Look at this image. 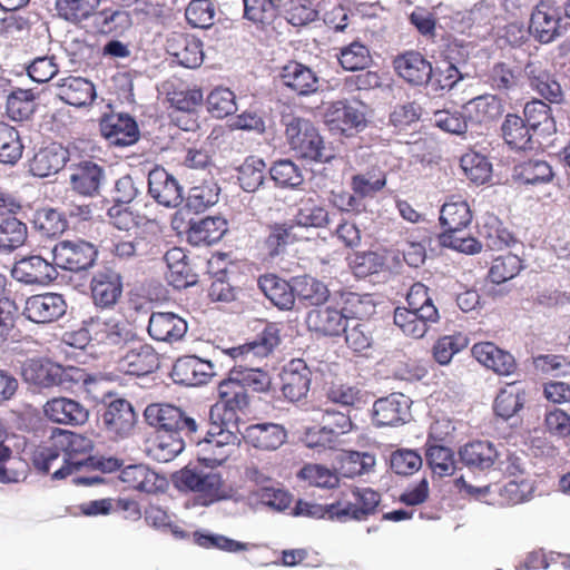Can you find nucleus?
I'll use <instances>...</instances> for the list:
<instances>
[{"mask_svg": "<svg viewBox=\"0 0 570 570\" xmlns=\"http://www.w3.org/2000/svg\"><path fill=\"white\" fill-rule=\"evenodd\" d=\"M94 442L86 435L55 428L49 439L31 454V463L40 474L63 480L92 461Z\"/></svg>", "mask_w": 570, "mask_h": 570, "instance_id": "1", "label": "nucleus"}, {"mask_svg": "<svg viewBox=\"0 0 570 570\" xmlns=\"http://www.w3.org/2000/svg\"><path fill=\"white\" fill-rule=\"evenodd\" d=\"M472 210L466 200L451 197L440 210V225L443 232L440 235V243L458 252L473 255L482 249L481 243L472 237L464 236V230L472 223Z\"/></svg>", "mask_w": 570, "mask_h": 570, "instance_id": "2", "label": "nucleus"}, {"mask_svg": "<svg viewBox=\"0 0 570 570\" xmlns=\"http://www.w3.org/2000/svg\"><path fill=\"white\" fill-rule=\"evenodd\" d=\"M284 125L286 141L296 157L315 163H326L332 158L323 137L311 120L287 117Z\"/></svg>", "mask_w": 570, "mask_h": 570, "instance_id": "3", "label": "nucleus"}, {"mask_svg": "<svg viewBox=\"0 0 570 570\" xmlns=\"http://www.w3.org/2000/svg\"><path fill=\"white\" fill-rule=\"evenodd\" d=\"M23 380L39 387L65 386L71 387L72 383L89 382V375L85 370L76 366H61L47 358H30L21 366Z\"/></svg>", "mask_w": 570, "mask_h": 570, "instance_id": "4", "label": "nucleus"}, {"mask_svg": "<svg viewBox=\"0 0 570 570\" xmlns=\"http://www.w3.org/2000/svg\"><path fill=\"white\" fill-rule=\"evenodd\" d=\"M219 400L210 407V420H217L223 425H237L238 412L244 411L249 403L239 380L229 370L228 375L218 385Z\"/></svg>", "mask_w": 570, "mask_h": 570, "instance_id": "5", "label": "nucleus"}, {"mask_svg": "<svg viewBox=\"0 0 570 570\" xmlns=\"http://www.w3.org/2000/svg\"><path fill=\"white\" fill-rule=\"evenodd\" d=\"M323 121L333 134L351 137L366 126L364 111L347 99L328 102L323 112Z\"/></svg>", "mask_w": 570, "mask_h": 570, "instance_id": "6", "label": "nucleus"}, {"mask_svg": "<svg viewBox=\"0 0 570 570\" xmlns=\"http://www.w3.org/2000/svg\"><path fill=\"white\" fill-rule=\"evenodd\" d=\"M381 494L371 488L352 487L341 491L337 503L341 522L364 521L375 514Z\"/></svg>", "mask_w": 570, "mask_h": 570, "instance_id": "7", "label": "nucleus"}, {"mask_svg": "<svg viewBox=\"0 0 570 570\" xmlns=\"http://www.w3.org/2000/svg\"><path fill=\"white\" fill-rule=\"evenodd\" d=\"M97 257L96 246L81 238L60 240L52 248L55 265L73 273L91 268Z\"/></svg>", "mask_w": 570, "mask_h": 570, "instance_id": "8", "label": "nucleus"}, {"mask_svg": "<svg viewBox=\"0 0 570 570\" xmlns=\"http://www.w3.org/2000/svg\"><path fill=\"white\" fill-rule=\"evenodd\" d=\"M230 428H236V425H223L219 421L212 420V428L206 432L204 439L196 434L189 435L190 441L199 448V460L206 465H219L227 460L228 453L225 448L233 436Z\"/></svg>", "mask_w": 570, "mask_h": 570, "instance_id": "9", "label": "nucleus"}, {"mask_svg": "<svg viewBox=\"0 0 570 570\" xmlns=\"http://www.w3.org/2000/svg\"><path fill=\"white\" fill-rule=\"evenodd\" d=\"M145 421L157 430L175 433L183 431L188 438L198 431L194 419L185 416L180 409L170 404H149L145 409Z\"/></svg>", "mask_w": 570, "mask_h": 570, "instance_id": "10", "label": "nucleus"}, {"mask_svg": "<svg viewBox=\"0 0 570 570\" xmlns=\"http://www.w3.org/2000/svg\"><path fill=\"white\" fill-rule=\"evenodd\" d=\"M562 13L553 0L539 1L530 17L529 31L540 43H550L560 36Z\"/></svg>", "mask_w": 570, "mask_h": 570, "instance_id": "11", "label": "nucleus"}, {"mask_svg": "<svg viewBox=\"0 0 570 570\" xmlns=\"http://www.w3.org/2000/svg\"><path fill=\"white\" fill-rule=\"evenodd\" d=\"M89 288L95 306L112 308L122 294V277L115 269L104 267L92 275Z\"/></svg>", "mask_w": 570, "mask_h": 570, "instance_id": "12", "label": "nucleus"}, {"mask_svg": "<svg viewBox=\"0 0 570 570\" xmlns=\"http://www.w3.org/2000/svg\"><path fill=\"white\" fill-rule=\"evenodd\" d=\"M106 433L111 440L128 438L137 423L132 405L125 399L109 402L102 413Z\"/></svg>", "mask_w": 570, "mask_h": 570, "instance_id": "13", "label": "nucleus"}, {"mask_svg": "<svg viewBox=\"0 0 570 570\" xmlns=\"http://www.w3.org/2000/svg\"><path fill=\"white\" fill-rule=\"evenodd\" d=\"M395 73L411 86H426L433 76V66L417 50H406L393 59Z\"/></svg>", "mask_w": 570, "mask_h": 570, "instance_id": "14", "label": "nucleus"}, {"mask_svg": "<svg viewBox=\"0 0 570 570\" xmlns=\"http://www.w3.org/2000/svg\"><path fill=\"white\" fill-rule=\"evenodd\" d=\"M101 136L115 146H129L139 139L136 120L126 114H105L99 120Z\"/></svg>", "mask_w": 570, "mask_h": 570, "instance_id": "15", "label": "nucleus"}, {"mask_svg": "<svg viewBox=\"0 0 570 570\" xmlns=\"http://www.w3.org/2000/svg\"><path fill=\"white\" fill-rule=\"evenodd\" d=\"M312 371L302 358L292 360L281 373V390L285 399L297 402L304 399L311 387Z\"/></svg>", "mask_w": 570, "mask_h": 570, "instance_id": "16", "label": "nucleus"}, {"mask_svg": "<svg viewBox=\"0 0 570 570\" xmlns=\"http://www.w3.org/2000/svg\"><path fill=\"white\" fill-rule=\"evenodd\" d=\"M67 304L62 295L46 293L33 295L26 301L23 314L35 323H50L65 315Z\"/></svg>", "mask_w": 570, "mask_h": 570, "instance_id": "17", "label": "nucleus"}, {"mask_svg": "<svg viewBox=\"0 0 570 570\" xmlns=\"http://www.w3.org/2000/svg\"><path fill=\"white\" fill-rule=\"evenodd\" d=\"M473 357L484 367L501 376H509L517 371L514 356L493 342H479L472 346Z\"/></svg>", "mask_w": 570, "mask_h": 570, "instance_id": "18", "label": "nucleus"}, {"mask_svg": "<svg viewBox=\"0 0 570 570\" xmlns=\"http://www.w3.org/2000/svg\"><path fill=\"white\" fill-rule=\"evenodd\" d=\"M57 266L39 255L18 261L12 268V276L24 284L48 285L57 278Z\"/></svg>", "mask_w": 570, "mask_h": 570, "instance_id": "19", "label": "nucleus"}, {"mask_svg": "<svg viewBox=\"0 0 570 570\" xmlns=\"http://www.w3.org/2000/svg\"><path fill=\"white\" fill-rule=\"evenodd\" d=\"M69 150L59 142L40 148L29 163V171L40 178L59 173L69 160Z\"/></svg>", "mask_w": 570, "mask_h": 570, "instance_id": "20", "label": "nucleus"}, {"mask_svg": "<svg viewBox=\"0 0 570 570\" xmlns=\"http://www.w3.org/2000/svg\"><path fill=\"white\" fill-rule=\"evenodd\" d=\"M170 375L175 383L186 386L206 384L213 375L210 362L197 356L179 357L171 366Z\"/></svg>", "mask_w": 570, "mask_h": 570, "instance_id": "21", "label": "nucleus"}, {"mask_svg": "<svg viewBox=\"0 0 570 570\" xmlns=\"http://www.w3.org/2000/svg\"><path fill=\"white\" fill-rule=\"evenodd\" d=\"M281 343L279 328L276 324H267L253 342L237 346H218L222 352L233 360L243 358L249 353L255 356H267Z\"/></svg>", "mask_w": 570, "mask_h": 570, "instance_id": "22", "label": "nucleus"}, {"mask_svg": "<svg viewBox=\"0 0 570 570\" xmlns=\"http://www.w3.org/2000/svg\"><path fill=\"white\" fill-rule=\"evenodd\" d=\"M48 420L58 424L81 425L88 421V410L78 401L68 397H53L43 405Z\"/></svg>", "mask_w": 570, "mask_h": 570, "instance_id": "23", "label": "nucleus"}, {"mask_svg": "<svg viewBox=\"0 0 570 570\" xmlns=\"http://www.w3.org/2000/svg\"><path fill=\"white\" fill-rule=\"evenodd\" d=\"M530 87L541 97L551 104H560L563 99V92L560 83L557 81L541 61H529L524 67Z\"/></svg>", "mask_w": 570, "mask_h": 570, "instance_id": "24", "label": "nucleus"}, {"mask_svg": "<svg viewBox=\"0 0 570 570\" xmlns=\"http://www.w3.org/2000/svg\"><path fill=\"white\" fill-rule=\"evenodd\" d=\"M148 334L159 342L180 341L187 332V323L175 313H153L149 317Z\"/></svg>", "mask_w": 570, "mask_h": 570, "instance_id": "25", "label": "nucleus"}, {"mask_svg": "<svg viewBox=\"0 0 570 570\" xmlns=\"http://www.w3.org/2000/svg\"><path fill=\"white\" fill-rule=\"evenodd\" d=\"M148 193L159 205L165 207H175L181 200L180 188L176 179L159 167L148 174Z\"/></svg>", "mask_w": 570, "mask_h": 570, "instance_id": "26", "label": "nucleus"}, {"mask_svg": "<svg viewBox=\"0 0 570 570\" xmlns=\"http://www.w3.org/2000/svg\"><path fill=\"white\" fill-rule=\"evenodd\" d=\"M167 51L186 68H196L204 60L202 41L188 33H175L168 39Z\"/></svg>", "mask_w": 570, "mask_h": 570, "instance_id": "27", "label": "nucleus"}, {"mask_svg": "<svg viewBox=\"0 0 570 570\" xmlns=\"http://www.w3.org/2000/svg\"><path fill=\"white\" fill-rule=\"evenodd\" d=\"M344 315L341 308L337 309L332 306L317 307L308 312L306 324L309 331L317 334L337 336L345 330L347 324Z\"/></svg>", "mask_w": 570, "mask_h": 570, "instance_id": "28", "label": "nucleus"}, {"mask_svg": "<svg viewBox=\"0 0 570 570\" xmlns=\"http://www.w3.org/2000/svg\"><path fill=\"white\" fill-rule=\"evenodd\" d=\"M244 439L249 445L263 450L274 451L281 448L287 439L284 426L275 423H259L248 426Z\"/></svg>", "mask_w": 570, "mask_h": 570, "instance_id": "29", "label": "nucleus"}, {"mask_svg": "<svg viewBox=\"0 0 570 570\" xmlns=\"http://www.w3.org/2000/svg\"><path fill=\"white\" fill-rule=\"evenodd\" d=\"M407 413L409 403L403 394H391L373 404V421L379 426L403 423Z\"/></svg>", "mask_w": 570, "mask_h": 570, "instance_id": "30", "label": "nucleus"}, {"mask_svg": "<svg viewBox=\"0 0 570 570\" xmlns=\"http://www.w3.org/2000/svg\"><path fill=\"white\" fill-rule=\"evenodd\" d=\"M58 97L73 107H83L96 98V89L91 81L76 76L62 78L58 83Z\"/></svg>", "mask_w": 570, "mask_h": 570, "instance_id": "31", "label": "nucleus"}, {"mask_svg": "<svg viewBox=\"0 0 570 570\" xmlns=\"http://www.w3.org/2000/svg\"><path fill=\"white\" fill-rule=\"evenodd\" d=\"M460 459L469 469L485 471L499 462L500 453L489 441H473L463 445L459 451Z\"/></svg>", "mask_w": 570, "mask_h": 570, "instance_id": "32", "label": "nucleus"}, {"mask_svg": "<svg viewBox=\"0 0 570 570\" xmlns=\"http://www.w3.org/2000/svg\"><path fill=\"white\" fill-rule=\"evenodd\" d=\"M227 232V222L220 216H207L191 222L187 229V239L191 245H212L222 239Z\"/></svg>", "mask_w": 570, "mask_h": 570, "instance_id": "33", "label": "nucleus"}, {"mask_svg": "<svg viewBox=\"0 0 570 570\" xmlns=\"http://www.w3.org/2000/svg\"><path fill=\"white\" fill-rule=\"evenodd\" d=\"M281 78L284 86L299 96L314 94L318 87V79L315 72L297 61H289L285 65L282 69Z\"/></svg>", "mask_w": 570, "mask_h": 570, "instance_id": "34", "label": "nucleus"}, {"mask_svg": "<svg viewBox=\"0 0 570 570\" xmlns=\"http://www.w3.org/2000/svg\"><path fill=\"white\" fill-rule=\"evenodd\" d=\"M258 287L264 295L279 309L289 311L295 304V289L288 282L275 274H266L258 278Z\"/></svg>", "mask_w": 570, "mask_h": 570, "instance_id": "35", "label": "nucleus"}, {"mask_svg": "<svg viewBox=\"0 0 570 570\" xmlns=\"http://www.w3.org/2000/svg\"><path fill=\"white\" fill-rule=\"evenodd\" d=\"M104 169L92 161H81L72 168L71 188L80 195L94 196L99 191Z\"/></svg>", "mask_w": 570, "mask_h": 570, "instance_id": "36", "label": "nucleus"}, {"mask_svg": "<svg viewBox=\"0 0 570 570\" xmlns=\"http://www.w3.org/2000/svg\"><path fill=\"white\" fill-rule=\"evenodd\" d=\"M131 24L129 13L122 9L105 8L95 11L91 17V28L100 35H122Z\"/></svg>", "mask_w": 570, "mask_h": 570, "instance_id": "37", "label": "nucleus"}, {"mask_svg": "<svg viewBox=\"0 0 570 570\" xmlns=\"http://www.w3.org/2000/svg\"><path fill=\"white\" fill-rule=\"evenodd\" d=\"M167 265V279L176 288H184L194 283L195 275L183 248L173 247L164 256Z\"/></svg>", "mask_w": 570, "mask_h": 570, "instance_id": "38", "label": "nucleus"}, {"mask_svg": "<svg viewBox=\"0 0 570 570\" xmlns=\"http://www.w3.org/2000/svg\"><path fill=\"white\" fill-rule=\"evenodd\" d=\"M243 18L249 21L257 30H266L279 14L277 0H242Z\"/></svg>", "mask_w": 570, "mask_h": 570, "instance_id": "39", "label": "nucleus"}, {"mask_svg": "<svg viewBox=\"0 0 570 570\" xmlns=\"http://www.w3.org/2000/svg\"><path fill=\"white\" fill-rule=\"evenodd\" d=\"M469 121L475 124H490L503 112L501 99L494 95H483L473 98L465 106Z\"/></svg>", "mask_w": 570, "mask_h": 570, "instance_id": "40", "label": "nucleus"}, {"mask_svg": "<svg viewBox=\"0 0 570 570\" xmlns=\"http://www.w3.org/2000/svg\"><path fill=\"white\" fill-rule=\"evenodd\" d=\"M504 141L514 149L527 150L533 148L531 128L523 118L515 114H508L501 126Z\"/></svg>", "mask_w": 570, "mask_h": 570, "instance_id": "41", "label": "nucleus"}, {"mask_svg": "<svg viewBox=\"0 0 570 570\" xmlns=\"http://www.w3.org/2000/svg\"><path fill=\"white\" fill-rule=\"evenodd\" d=\"M27 238V225L14 215L7 216L0 220V253H12L23 246Z\"/></svg>", "mask_w": 570, "mask_h": 570, "instance_id": "42", "label": "nucleus"}, {"mask_svg": "<svg viewBox=\"0 0 570 570\" xmlns=\"http://www.w3.org/2000/svg\"><path fill=\"white\" fill-rule=\"evenodd\" d=\"M293 230L292 223H275L267 226L268 233L263 242V249L269 258L279 256L296 240Z\"/></svg>", "mask_w": 570, "mask_h": 570, "instance_id": "43", "label": "nucleus"}, {"mask_svg": "<svg viewBox=\"0 0 570 570\" xmlns=\"http://www.w3.org/2000/svg\"><path fill=\"white\" fill-rule=\"evenodd\" d=\"M425 459L434 475H452L456 470L455 453L449 445H425Z\"/></svg>", "mask_w": 570, "mask_h": 570, "instance_id": "44", "label": "nucleus"}, {"mask_svg": "<svg viewBox=\"0 0 570 570\" xmlns=\"http://www.w3.org/2000/svg\"><path fill=\"white\" fill-rule=\"evenodd\" d=\"M523 114L524 121L533 131L540 130L546 135L556 131V122L551 115V108L542 100L533 99L527 102Z\"/></svg>", "mask_w": 570, "mask_h": 570, "instance_id": "45", "label": "nucleus"}, {"mask_svg": "<svg viewBox=\"0 0 570 570\" xmlns=\"http://www.w3.org/2000/svg\"><path fill=\"white\" fill-rule=\"evenodd\" d=\"M394 324L406 335L413 338L423 337L429 324L436 323L439 320H424L421 312L406 307H396L394 311Z\"/></svg>", "mask_w": 570, "mask_h": 570, "instance_id": "46", "label": "nucleus"}, {"mask_svg": "<svg viewBox=\"0 0 570 570\" xmlns=\"http://www.w3.org/2000/svg\"><path fill=\"white\" fill-rule=\"evenodd\" d=\"M196 493H198V503L204 507L232 498V489L225 485L218 473L204 474Z\"/></svg>", "mask_w": 570, "mask_h": 570, "instance_id": "47", "label": "nucleus"}, {"mask_svg": "<svg viewBox=\"0 0 570 570\" xmlns=\"http://www.w3.org/2000/svg\"><path fill=\"white\" fill-rule=\"evenodd\" d=\"M524 400V390L509 384L498 393L493 404L494 413L503 420H509L523 407Z\"/></svg>", "mask_w": 570, "mask_h": 570, "instance_id": "48", "label": "nucleus"}, {"mask_svg": "<svg viewBox=\"0 0 570 570\" xmlns=\"http://www.w3.org/2000/svg\"><path fill=\"white\" fill-rule=\"evenodd\" d=\"M343 305L341 311L346 320H356L364 322L375 313V304L370 295H360L357 293H345L341 296Z\"/></svg>", "mask_w": 570, "mask_h": 570, "instance_id": "49", "label": "nucleus"}, {"mask_svg": "<svg viewBox=\"0 0 570 570\" xmlns=\"http://www.w3.org/2000/svg\"><path fill=\"white\" fill-rule=\"evenodd\" d=\"M366 393L357 385L333 382L326 390V399L344 407H360L366 403Z\"/></svg>", "mask_w": 570, "mask_h": 570, "instance_id": "50", "label": "nucleus"}, {"mask_svg": "<svg viewBox=\"0 0 570 570\" xmlns=\"http://www.w3.org/2000/svg\"><path fill=\"white\" fill-rule=\"evenodd\" d=\"M469 345V337L456 332L451 335L440 337L432 347V354L435 362L440 365H448L453 356Z\"/></svg>", "mask_w": 570, "mask_h": 570, "instance_id": "51", "label": "nucleus"}, {"mask_svg": "<svg viewBox=\"0 0 570 570\" xmlns=\"http://www.w3.org/2000/svg\"><path fill=\"white\" fill-rule=\"evenodd\" d=\"M266 165L263 159L249 156L238 167L239 186L247 193L255 191L264 183Z\"/></svg>", "mask_w": 570, "mask_h": 570, "instance_id": "52", "label": "nucleus"}, {"mask_svg": "<svg viewBox=\"0 0 570 570\" xmlns=\"http://www.w3.org/2000/svg\"><path fill=\"white\" fill-rule=\"evenodd\" d=\"M23 153L20 135L13 127L0 124V163L14 165Z\"/></svg>", "mask_w": 570, "mask_h": 570, "instance_id": "53", "label": "nucleus"}, {"mask_svg": "<svg viewBox=\"0 0 570 570\" xmlns=\"http://www.w3.org/2000/svg\"><path fill=\"white\" fill-rule=\"evenodd\" d=\"M337 59L342 68L348 71L364 70L372 62L370 49L360 41L341 48Z\"/></svg>", "mask_w": 570, "mask_h": 570, "instance_id": "54", "label": "nucleus"}, {"mask_svg": "<svg viewBox=\"0 0 570 570\" xmlns=\"http://www.w3.org/2000/svg\"><path fill=\"white\" fill-rule=\"evenodd\" d=\"M294 289L295 296L297 295L298 298L312 306L324 304L330 296L327 286L311 276L298 277L295 281Z\"/></svg>", "mask_w": 570, "mask_h": 570, "instance_id": "55", "label": "nucleus"}, {"mask_svg": "<svg viewBox=\"0 0 570 570\" xmlns=\"http://www.w3.org/2000/svg\"><path fill=\"white\" fill-rule=\"evenodd\" d=\"M410 309L421 312L424 320H440L439 311L429 295V288L422 283H414L406 295Z\"/></svg>", "mask_w": 570, "mask_h": 570, "instance_id": "56", "label": "nucleus"}, {"mask_svg": "<svg viewBox=\"0 0 570 570\" xmlns=\"http://www.w3.org/2000/svg\"><path fill=\"white\" fill-rule=\"evenodd\" d=\"M35 109V95L31 90H13L7 98V115L14 121L29 119Z\"/></svg>", "mask_w": 570, "mask_h": 570, "instance_id": "57", "label": "nucleus"}, {"mask_svg": "<svg viewBox=\"0 0 570 570\" xmlns=\"http://www.w3.org/2000/svg\"><path fill=\"white\" fill-rule=\"evenodd\" d=\"M100 0H57L59 14L68 21L79 23L95 13Z\"/></svg>", "mask_w": 570, "mask_h": 570, "instance_id": "58", "label": "nucleus"}, {"mask_svg": "<svg viewBox=\"0 0 570 570\" xmlns=\"http://www.w3.org/2000/svg\"><path fill=\"white\" fill-rule=\"evenodd\" d=\"M460 166L468 179L481 185L491 177V164L488 159L474 151L464 154L460 159Z\"/></svg>", "mask_w": 570, "mask_h": 570, "instance_id": "59", "label": "nucleus"}, {"mask_svg": "<svg viewBox=\"0 0 570 570\" xmlns=\"http://www.w3.org/2000/svg\"><path fill=\"white\" fill-rule=\"evenodd\" d=\"M33 223L35 227L47 237L60 235L68 227L63 213L55 208H41L37 210Z\"/></svg>", "mask_w": 570, "mask_h": 570, "instance_id": "60", "label": "nucleus"}, {"mask_svg": "<svg viewBox=\"0 0 570 570\" xmlns=\"http://www.w3.org/2000/svg\"><path fill=\"white\" fill-rule=\"evenodd\" d=\"M298 478L317 488L333 489L340 483L336 471L317 463L305 464L299 470Z\"/></svg>", "mask_w": 570, "mask_h": 570, "instance_id": "61", "label": "nucleus"}, {"mask_svg": "<svg viewBox=\"0 0 570 570\" xmlns=\"http://www.w3.org/2000/svg\"><path fill=\"white\" fill-rule=\"evenodd\" d=\"M269 174L276 185L281 187L295 188L304 181L302 169L289 159L275 161Z\"/></svg>", "mask_w": 570, "mask_h": 570, "instance_id": "62", "label": "nucleus"}, {"mask_svg": "<svg viewBox=\"0 0 570 570\" xmlns=\"http://www.w3.org/2000/svg\"><path fill=\"white\" fill-rule=\"evenodd\" d=\"M385 263V257L376 252H358L351 258L350 267L356 277L363 278L383 271Z\"/></svg>", "mask_w": 570, "mask_h": 570, "instance_id": "63", "label": "nucleus"}, {"mask_svg": "<svg viewBox=\"0 0 570 570\" xmlns=\"http://www.w3.org/2000/svg\"><path fill=\"white\" fill-rule=\"evenodd\" d=\"M522 269V261L519 256L508 253L497 257L489 269V278L494 284H502L514 276Z\"/></svg>", "mask_w": 570, "mask_h": 570, "instance_id": "64", "label": "nucleus"}]
</instances>
